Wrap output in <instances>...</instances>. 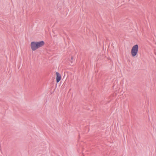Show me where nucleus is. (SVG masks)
I'll use <instances>...</instances> for the list:
<instances>
[{
	"mask_svg": "<svg viewBox=\"0 0 156 156\" xmlns=\"http://www.w3.org/2000/svg\"><path fill=\"white\" fill-rule=\"evenodd\" d=\"M45 44L43 41H33L30 44V46L33 51H35L39 48L43 46Z\"/></svg>",
	"mask_w": 156,
	"mask_h": 156,
	"instance_id": "1",
	"label": "nucleus"
},
{
	"mask_svg": "<svg viewBox=\"0 0 156 156\" xmlns=\"http://www.w3.org/2000/svg\"><path fill=\"white\" fill-rule=\"evenodd\" d=\"M139 50V46L137 44L133 45L132 48L130 53L132 57L136 56L138 54Z\"/></svg>",
	"mask_w": 156,
	"mask_h": 156,
	"instance_id": "2",
	"label": "nucleus"
},
{
	"mask_svg": "<svg viewBox=\"0 0 156 156\" xmlns=\"http://www.w3.org/2000/svg\"><path fill=\"white\" fill-rule=\"evenodd\" d=\"M56 82L58 83L59 82L61 79V75L58 72H57L56 73Z\"/></svg>",
	"mask_w": 156,
	"mask_h": 156,
	"instance_id": "3",
	"label": "nucleus"
},
{
	"mask_svg": "<svg viewBox=\"0 0 156 156\" xmlns=\"http://www.w3.org/2000/svg\"><path fill=\"white\" fill-rule=\"evenodd\" d=\"M71 59H72V60H73V57L72 56V57H71Z\"/></svg>",
	"mask_w": 156,
	"mask_h": 156,
	"instance_id": "4",
	"label": "nucleus"
}]
</instances>
